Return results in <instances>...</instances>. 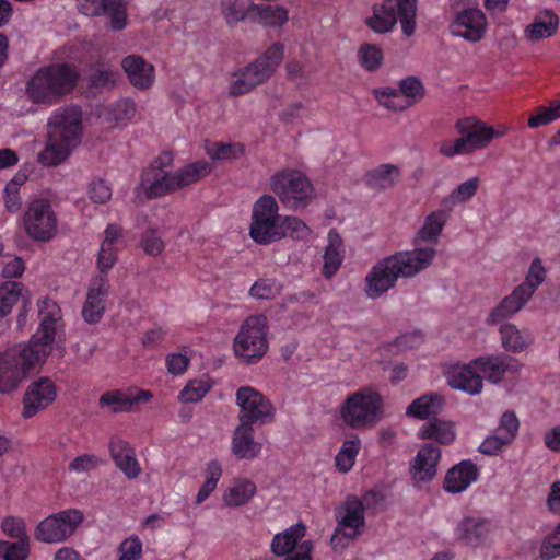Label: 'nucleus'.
Listing matches in <instances>:
<instances>
[{
  "mask_svg": "<svg viewBox=\"0 0 560 560\" xmlns=\"http://www.w3.org/2000/svg\"><path fill=\"white\" fill-rule=\"evenodd\" d=\"M37 307L39 326L28 345H16L0 354V393L13 392L32 368L45 362L63 334L60 306L43 298Z\"/></svg>",
  "mask_w": 560,
  "mask_h": 560,
  "instance_id": "nucleus-1",
  "label": "nucleus"
},
{
  "mask_svg": "<svg viewBox=\"0 0 560 560\" xmlns=\"http://www.w3.org/2000/svg\"><path fill=\"white\" fill-rule=\"evenodd\" d=\"M436 249L431 246L400 250L378 260L365 277V294L378 299L395 288L399 278H412L434 260Z\"/></svg>",
  "mask_w": 560,
  "mask_h": 560,
  "instance_id": "nucleus-2",
  "label": "nucleus"
},
{
  "mask_svg": "<svg viewBox=\"0 0 560 560\" xmlns=\"http://www.w3.org/2000/svg\"><path fill=\"white\" fill-rule=\"evenodd\" d=\"M48 138L38 161L44 166H57L65 162L80 144L82 112L77 106L56 109L48 119Z\"/></svg>",
  "mask_w": 560,
  "mask_h": 560,
  "instance_id": "nucleus-3",
  "label": "nucleus"
},
{
  "mask_svg": "<svg viewBox=\"0 0 560 560\" xmlns=\"http://www.w3.org/2000/svg\"><path fill=\"white\" fill-rule=\"evenodd\" d=\"M79 78L78 69L68 62L44 65L26 81L25 95L35 105H57L73 92Z\"/></svg>",
  "mask_w": 560,
  "mask_h": 560,
  "instance_id": "nucleus-4",
  "label": "nucleus"
},
{
  "mask_svg": "<svg viewBox=\"0 0 560 560\" xmlns=\"http://www.w3.org/2000/svg\"><path fill=\"white\" fill-rule=\"evenodd\" d=\"M173 162L170 152H163L142 172L141 186L148 198H159L176 189L195 184L211 171V164L205 160L187 164L176 174L165 171Z\"/></svg>",
  "mask_w": 560,
  "mask_h": 560,
  "instance_id": "nucleus-5",
  "label": "nucleus"
},
{
  "mask_svg": "<svg viewBox=\"0 0 560 560\" xmlns=\"http://www.w3.org/2000/svg\"><path fill=\"white\" fill-rule=\"evenodd\" d=\"M455 128L459 137L454 141L445 140L440 144L439 152L445 158L471 154L487 148L493 139L503 137L506 132L505 129H494L475 117L458 119Z\"/></svg>",
  "mask_w": 560,
  "mask_h": 560,
  "instance_id": "nucleus-6",
  "label": "nucleus"
},
{
  "mask_svg": "<svg viewBox=\"0 0 560 560\" xmlns=\"http://www.w3.org/2000/svg\"><path fill=\"white\" fill-rule=\"evenodd\" d=\"M270 188L284 207L299 211L315 198V188L306 174L295 168L277 171L270 177Z\"/></svg>",
  "mask_w": 560,
  "mask_h": 560,
  "instance_id": "nucleus-7",
  "label": "nucleus"
},
{
  "mask_svg": "<svg viewBox=\"0 0 560 560\" xmlns=\"http://www.w3.org/2000/svg\"><path fill=\"white\" fill-rule=\"evenodd\" d=\"M340 418L351 429L374 427L383 415V398L370 387L350 394L340 406Z\"/></svg>",
  "mask_w": 560,
  "mask_h": 560,
  "instance_id": "nucleus-8",
  "label": "nucleus"
},
{
  "mask_svg": "<svg viewBox=\"0 0 560 560\" xmlns=\"http://www.w3.org/2000/svg\"><path fill=\"white\" fill-rule=\"evenodd\" d=\"M268 319L262 314L248 316L241 325L233 343L235 355L247 364L259 362L268 352Z\"/></svg>",
  "mask_w": 560,
  "mask_h": 560,
  "instance_id": "nucleus-9",
  "label": "nucleus"
},
{
  "mask_svg": "<svg viewBox=\"0 0 560 560\" xmlns=\"http://www.w3.org/2000/svg\"><path fill=\"white\" fill-rule=\"evenodd\" d=\"M283 55L284 46L281 43H273L255 61L236 73V80L230 86V94L240 96L265 83L281 63Z\"/></svg>",
  "mask_w": 560,
  "mask_h": 560,
  "instance_id": "nucleus-10",
  "label": "nucleus"
},
{
  "mask_svg": "<svg viewBox=\"0 0 560 560\" xmlns=\"http://www.w3.org/2000/svg\"><path fill=\"white\" fill-rule=\"evenodd\" d=\"M279 210V203L271 195L265 194L254 202L249 236L256 244L269 245L283 238Z\"/></svg>",
  "mask_w": 560,
  "mask_h": 560,
  "instance_id": "nucleus-11",
  "label": "nucleus"
},
{
  "mask_svg": "<svg viewBox=\"0 0 560 560\" xmlns=\"http://www.w3.org/2000/svg\"><path fill=\"white\" fill-rule=\"evenodd\" d=\"M417 0H385L383 4L373 7V15L365 23L374 32H389L397 21L402 33L409 37L416 30Z\"/></svg>",
  "mask_w": 560,
  "mask_h": 560,
  "instance_id": "nucleus-12",
  "label": "nucleus"
},
{
  "mask_svg": "<svg viewBox=\"0 0 560 560\" xmlns=\"http://www.w3.org/2000/svg\"><path fill=\"white\" fill-rule=\"evenodd\" d=\"M21 226L32 241L49 243L58 234V215L47 198H36L30 201L21 218Z\"/></svg>",
  "mask_w": 560,
  "mask_h": 560,
  "instance_id": "nucleus-13",
  "label": "nucleus"
},
{
  "mask_svg": "<svg viewBox=\"0 0 560 560\" xmlns=\"http://www.w3.org/2000/svg\"><path fill=\"white\" fill-rule=\"evenodd\" d=\"M84 520L79 509H66L42 520L34 532L36 540L45 544H60L74 535Z\"/></svg>",
  "mask_w": 560,
  "mask_h": 560,
  "instance_id": "nucleus-14",
  "label": "nucleus"
},
{
  "mask_svg": "<svg viewBox=\"0 0 560 560\" xmlns=\"http://www.w3.org/2000/svg\"><path fill=\"white\" fill-rule=\"evenodd\" d=\"M236 404L240 407L241 422L264 425L275 419L273 405L250 386H242L236 390Z\"/></svg>",
  "mask_w": 560,
  "mask_h": 560,
  "instance_id": "nucleus-15",
  "label": "nucleus"
},
{
  "mask_svg": "<svg viewBox=\"0 0 560 560\" xmlns=\"http://www.w3.org/2000/svg\"><path fill=\"white\" fill-rule=\"evenodd\" d=\"M337 526L330 539L334 548L339 545L340 536L353 540L365 526V513L359 498L349 495L336 512Z\"/></svg>",
  "mask_w": 560,
  "mask_h": 560,
  "instance_id": "nucleus-16",
  "label": "nucleus"
},
{
  "mask_svg": "<svg viewBox=\"0 0 560 560\" xmlns=\"http://www.w3.org/2000/svg\"><path fill=\"white\" fill-rule=\"evenodd\" d=\"M487 26V16L480 9L467 8L457 12L450 24V32L453 36L477 43L483 38Z\"/></svg>",
  "mask_w": 560,
  "mask_h": 560,
  "instance_id": "nucleus-17",
  "label": "nucleus"
},
{
  "mask_svg": "<svg viewBox=\"0 0 560 560\" xmlns=\"http://www.w3.org/2000/svg\"><path fill=\"white\" fill-rule=\"evenodd\" d=\"M152 398L151 390L131 386L103 393L100 397V406L108 407L114 413L132 412L138 409L140 402H149Z\"/></svg>",
  "mask_w": 560,
  "mask_h": 560,
  "instance_id": "nucleus-18",
  "label": "nucleus"
},
{
  "mask_svg": "<svg viewBox=\"0 0 560 560\" xmlns=\"http://www.w3.org/2000/svg\"><path fill=\"white\" fill-rule=\"evenodd\" d=\"M79 11L86 16L106 15L114 31L127 25V0H79Z\"/></svg>",
  "mask_w": 560,
  "mask_h": 560,
  "instance_id": "nucleus-19",
  "label": "nucleus"
},
{
  "mask_svg": "<svg viewBox=\"0 0 560 560\" xmlns=\"http://www.w3.org/2000/svg\"><path fill=\"white\" fill-rule=\"evenodd\" d=\"M495 526L481 517L466 516L457 525L455 535L459 542L471 548L483 547L492 540Z\"/></svg>",
  "mask_w": 560,
  "mask_h": 560,
  "instance_id": "nucleus-20",
  "label": "nucleus"
},
{
  "mask_svg": "<svg viewBox=\"0 0 560 560\" xmlns=\"http://www.w3.org/2000/svg\"><path fill=\"white\" fill-rule=\"evenodd\" d=\"M57 397V387L48 377H40L32 382L23 397L22 416L32 418L50 406Z\"/></svg>",
  "mask_w": 560,
  "mask_h": 560,
  "instance_id": "nucleus-21",
  "label": "nucleus"
},
{
  "mask_svg": "<svg viewBox=\"0 0 560 560\" xmlns=\"http://www.w3.org/2000/svg\"><path fill=\"white\" fill-rule=\"evenodd\" d=\"M109 294V283L107 277L97 275L91 281L86 293V300L82 306V317L88 324L98 323L106 308V301Z\"/></svg>",
  "mask_w": 560,
  "mask_h": 560,
  "instance_id": "nucleus-22",
  "label": "nucleus"
},
{
  "mask_svg": "<svg viewBox=\"0 0 560 560\" xmlns=\"http://www.w3.org/2000/svg\"><path fill=\"white\" fill-rule=\"evenodd\" d=\"M474 366L490 383L497 384L506 373L516 374L521 370L518 361L511 355H485L472 360Z\"/></svg>",
  "mask_w": 560,
  "mask_h": 560,
  "instance_id": "nucleus-23",
  "label": "nucleus"
},
{
  "mask_svg": "<svg viewBox=\"0 0 560 560\" xmlns=\"http://www.w3.org/2000/svg\"><path fill=\"white\" fill-rule=\"evenodd\" d=\"M129 83L139 91L150 90L155 82V68L142 56L131 54L120 61Z\"/></svg>",
  "mask_w": 560,
  "mask_h": 560,
  "instance_id": "nucleus-24",
  "label": "nucleus"
},
{
  "mask_svg": "<svg viewBox=\"0 0 560 560\" xmlns=\"http://www.w3.org/2000/svg\"><path fill=\"white\" fill-rule=\"evenodd\" d=\"M441 457L442 452L439 445L433 443L423 444L410 463L412 479L418 482L431 481L436 476Z\"/></svg>",
  "mask_w": 560,
  "mask_h": 560,
  "instance_id": "nucleus-25",
  "label": "nucleus"
},
{
  "mask_svg": "<svg viewBox=\"0 0 560 560\" xmlns=\"http://www.w3.org/2000/svg\"><path fill=\"white\" fill-rule=\"evenodd\" d=\"M119 77L118 69L114 68L112 62L105 58L98 57L88 65V89L93 94L114 89Z\"/></svg>",
  "mask_w": 560,
  "mask_h": 560,
  "instance_id": "nucleus-26",
  "label": "nucleus"
},
{
  "mask_svg": "<svg viewBox=\"0 0 560 560\" xmlns=\"http://www.w3.org/2000/svg\"><path fill=\"white\" fill-rule=\"evenodd\" d=\"M472 361L468 364H453L446 371L447 384L469 395L480 394L483 388L482 376L478 374Z\"/></svg>",
  "mask_w": 560,
  "mask_h": 560,
  "instance_id": "nucleus-27",
  "label": "nucleus"
},
{
  "mask_svg": "<svg viewBox=\"0 0 560 560\" xmlns=\"http://www.w3.org/2000/svg\"><path fill=\"white\" fill-rule=\"evenodd\" d=\"M479 477V469L470 459H464L452 466L444 477L443 489L447 493L458 494L466 491Z\"/></svg>",
  "mask_w": 560,
  "mask_h": 560,
  "instance_id": "nucleus-28",
  "label": "nucleus"
},
{
  "mask_svg": "<svg viewBox=\"0 0 560 560\" xmlns=\"http://www.w3.org/2000/svg\"><path fill=\"white\" fill-rule=\"evenodd\" d=\"M109 453L115 465L128 479L139 477L141 467L136 457L135 450L129 442L119 436H113L109 441Z\"/></svg>",
  "mask_w": 560,
  "mask_h": 560,
  "instance_id": "nucleus-29",
  "label": "nucleus"
},
{
  "mask_svg": "<svg viewBox=\"0 0 560 560\" xmlns=\"http://www.w3.org/2000/svg\"><path fill=\"white\" fill-rule=\"evenodd\" d=\"M447 218L448 214L445 210H435L428 214L422 226L415 234L412 242L415 248L431 246L435 249Z\"/></svg>",
  "mask_w": 560,
  "mask_h": 560,
  "instance_id": "nucleus-30",
  "label": "nucleus"
},
{
  "mask_svg": "<svg viewBox=\"0 0 560 560\" xmlns=\"http://www.w3.org/2000/svg\"><path fill=\"white\" fill-rule=\"evenodd\" d=\"M532 296V294L518 284L510 295L505 296L499 305L491 311L487 319L488 324L495 325L512 317L525 306Z\"/></svg>",
  "mask_w": 560,
  "mask_h": 560,
  "instance_id": "nucleus-31",
  "label": "nucleus"
},
{
  "mask_svg": "<svg viewBox=\"0 0 560 560\" xmlns=\"http://www.w3.org/2000/svg\"><path fill=\"white\" fill-rule=\"evenodd\" d=\"M445 399L443 395L431 392L413 399L406 409V415L419 420H432L443 411Z\"/></svg>",
  "mask_w": 560,
  "mask_h": 560,
  "instance_id": "nucleus-32",
  "label": "nucleus"
},
{
  "mask_svg": "<svg viewBox=\"0 0 560 560\" xmlns=\"http://www.w3.org/2000/svg\"><path fill=\"white\" fill-rule=\"evenodd\" d=\"M232 451L241 459H252L259 455L261 445L254 441L253 425L240 421L233 433Z\"/></svg>",
  "mask_w": 560,
  "mask_h": 560,
  "instance_id": "nucleus-33",
  "label": "nucleus"
},
{
  "mask_svg": "<svg viewBox=\"0 0 560 560\" xmlns=\"http://www.w3.org/2000/svg\"><path fill=\"white\" fill-rule=\"evenodd\" d=\"M306 534V526L303 523H296L281 533L273 536L270 550L277 557L291 555L293 550L299 549L302 538Z\"/></svg>",
  "mask_w": 560,
  "mask_h": 560,
  "instance_id": "nucleus-34",
  "label": "nucleus"
},
{
  "mask_svg": "<svg viewBox=\"0 0 560 560\" xmlns=\"http://www.w3.org/2000/svg\"><path fill=\"white\" fill-rule=\"evenodd\" d=\"M421 440H431L441 445H451L456 439L453 421L434 418L423 423L418 432Z\"/></svg>",
  "mask_w": 560,
  "mask_h": 560,
  "instance_id": "nucleus-35",
  "label": "nucleus"
},
{
  "mask_svg": "<svg viewBox=\"0 0 560 560\" xmlns=\"http://www.w3.org/2000/svg\"><path fill=\"white\" fill-rule=\"evenodd\" d=\"M328 241L323 256V276L326 279H331L343 261V243L339 234L334 230L329 231Z\"/></svg>",
  "mask_w": 560,
  "mask_h": 560,
  "instance_id": "nucleus-36",
  "label": "nucleus"
},
{
  "mask_svg": "<svg viewBox=\"0 0 560 560\" xmlns=\"http://www.w3.org/2000/svg\"><path fill=\"white\" fill-rule=\"evenodd\" d=\"M249 10L254 11L253 15L264 26L281 27L289 20V11L281 5L256 4L252 2Z\"/></svg>",
  "mask_w": 560,
  "mask_h": 560,
  "instance_id": "nucleus-37",
  "label": "nucleus"
},
{
  "mask_svg": "<svg viewBox=\"0 0 560 560\" xmlns=\"http://www.w3.org/2000/svg\"><path fill=\"white\" fill-rule=\"evenodd\" d=\"M400 171L393 164H381L365 174V183L372 189L392 187L399 178Z\"/></svg>",
  "mask_w": 560,
  "mask_h": 560,
  "instance_id": "nucleus-38",
  "label": "nucleus"
},
{
  "mask_svg": "<svg viewBox=\"0 0 560 560\" xmlns=\"http://www.w3.org/2000/svg\"><path fill=\"white\" fill-rule=\"evenodd\" d=\"M361 450V440L358 435L343 441L339 452L335 457L337 469L342 472H349L355 464L357 456Z\"/></svg>",
  "mask_w": 560,
  "mask_h": 560,
  "instance_id": "nucleus-39",
  "label": "nucleus"
},
{
  "mask_svg": "<svg viewBox=\"0 0 560 560\" xmlns=\"http://www.w3.org/2000/svg\"><path fill=\"white\" fill-rule=\"evenodd\" d=\"M256 493V485L248 479H241L225 492L223 500L228 506L246 504Z\"/></svg>",
  "mask_w": 560,
  "mask_h": 560,
  "instance_id": "nucleus-40",
  "label": "nucleus"
},
{
  "mask_svg": "<svg viewBox=\"0 0 560 560\" xmlns=\"http://www.w3.org/2000/svg\"><path fill=\"white\" fill-rule=\"evenodd\" d=\"M558 30V16L548 12L544 19H537L534 23L527 26L526 34L532 40H537L550 37Z\"/></svg>",
  "mask_w": 560,
  "mask_h": 560,
  "instance_id": "nucleus-41",
  "label": "nucleus"
},
{
  "mask_svg": "<svg viewBox=\"0 0 560 560\" xmlns=\"http://www.w3.org/2000/svg\"><path fill=\"white\" fill-rule=\"evenodd\" d=\"M23 284L16 281H7L0 284V317L9 315L12 307L22 296Z\"/></svg>",
  "mask_w": 560,
  "mask_h": 560,
  "instance_id": "nucleus-42",
  "label": "nucleus"
},
{
  "mask_svg": "<svg viewBox=\"0 0 560 560\" xmlns=\"http://www.w3.org/2000/svg\"><path fill=\"white\" fill-rule=\"evenodd\" d=\"M206 152L212 160H232L242 156L245 147L242 143L209 142Z\"/></svg>",
  "mask_w": 560,
  "mask_h": 560,
  "instance_id": "nucleus-43",
  "label": "nucleus"
},
{
  "mask_svg": "<svg viewBox=\"0 0 560 560\" xmlns=\"http://www.w3.org/2000/svg\"><path fill=\"white\" fill-rule=\"evenodd\" d=\"M212 382L210 378H198L189 381L179 392L178 399L182 402H198L211 389Z\"/></svg>",
  "mask_w": 560,
  "mask_h": 560,
  "instance_id": "nucleus-44",
  "label": "nucleus"
},
{
  "mask_svg": "<svg viewBox=\"0 0 560 560\" xmlns=\"http://www.w3.org/2000/svg\"><path fill=\"white\" fill-rule=\"evenodd\" d=\"M222 13L226 23L233 27L247 16H252L254 11H250L249 5L243 0H222Z\"/></svg>",
  "mask_w": 560,
  "mask_h": 560,
  "instance_id": "nucleus-45",
  "label": "nucleus"
},
{
  "mask_svg": "<svg viewBox=\"0 0 560 560\" xmlns=\"http://www.w3.org/2000/svg\"><path fill=\"white\" fill-rule=\"evenodd\" d=\"M360 65L370 72L376 71L384 59L382 49L375 44H363L358 51Z\"/></svg>",
  "mask_w": 560,
  "mask_h": 560,
  "instance_id": "nucleus-46",
  "label": "nucleus"
},
{
  "mask_svg": "<svg viewBox=\"0 0 560 560\" xmlns=\"http://www.w3.org/2000/svg\"><path fill=\"white\" fill-rule=\"evenodd\" d=\"M547 276L546 268L539 257L533 259L528 272L525 277V281L520 285L525 289L529 294L534 295L537 289L542 284Z\"/></svg>",
  "mask_w": 560,
  "mask_h": 560,
  "instance_id": "nucleus-47",
  "label": "nucleus"
},
{
  "mask_svg": "<svg viewBox=\"0 0 560 560\" xmlns=\"http://www.w3.org/2000/svg\"><path fill=\"white\" fill-rule=\"evenodd\" d=\"M503 347L512 352H520L526 347V340L513 324H504L500 328Z\"/></svg>",
  "mask_w": 560,
  "mask_h": 560,
  "instance_id": "nucleus-48",
  "label": "nucleus"
},
{
  "mask_svg": "<svg viewBox=\"0 0 560 560\" xmlns=\"http://www.w3.org/2000/svg\"><path fill=\"white\" fill-rule=\"evenodd\" d=\"M280 230L283 232V238L289 236L295 240H304L311 233L310 228L301 219L293 215H282Z\"/></svg>",
  "mask_w": 560,
  "mask_h": 560,
  "instance_id": "nucleus-49",
  "label": "nucleus"
},
{
  "mask_svg": "<svg viewBox=\"0 0 560 560\" xmlns=\"http://www.w3.org/2000/svg\"><path fill=\"white\" fill-rule=\"evenodd\" d=\"M479 185V177H472L459 184L454 190H452L446 201L452 205L465 203L477 194Z\"/></svg>",
  "mask_w": 560,
  "mask_h": 560,
  "instance_id": "nucleus-50",
  "label": "nucleus"
},
{
  "mask_svg": "<svg viewBox=\"0 0 560 560\" xmlns=\"http://www.w3.org/2000/svg\"><path fill=\"white\" fill-rule=\"evenodd\" d=\"M558 118H560V100L552 102L549 107H538L537 112L528 118V126L530 128H538Z\"/></svg>",
  "mask_w": 560,
  "mask_h": 560,
  "instance_id": "nucleus-51",
  "label": "nucleus"
},
{
  "mask_svg": "<svg viewBox=\"0 0 560 560\" xmlns=\"http://www.w3.org/2000/svg\"><path fill=\"white\" fill-rule=\"evenodd\" d=\"M30 542L0 540V557L2 560H27Z\"/></svg>",
  "mask_w": 560,
  "mask_h": 560,
  "instance_id": "nucleus-52",
  "label": "nucleus"
},
{
  "mask_svg": "<svg viewBox=\"0 0 560 560\" xmlns=\"http://www.w3.org/2000/svg\"><path fill=\"white\" fill-rule=\"evenodd\" d=\"M118 560H140L143 555V545L137 535H131L118 546Z\"/></svg>",
  "mask_w": 560,
  "mask_h": 560,
  "instance_id": "nucleus-53",
  "label": "nucleus"
},
{
  "mask_svg": "<svg viewBox=\"0 0 560 560\" xmlns=\"http://www.w3.org/2000/svg\"><path fill=\"white\" fill-rule=\"evenodd\" d=\"M279 287L275 279L262 278L254 282L249 295L257 300H270L279 294Z\"/></svg>",
  "mask_w": 560,
  "mask_h": 560,
  "instance_id": "nucleus-54",
  "label": "nucleus"
},
{
  "mask_svg": "<svg viewBox=\"0 0 560 560\" xmlns=\"http://www.w3.org/2000/svg\"><path fill=\"white\" fill-rule=\"evenodd\" d=\"M2 532L16 541L30 542L25 522L21 517L8 516L1 524Z\"/></svg>",
  "mask_w": 560,
  "mask_h": 560,
  "instance_id": "nucleus-55",
  "label": "nucleus"
},
{
  "mask_svg": "<svg viewBox=\"0 0 560 560\" xmlns=\"http://www.w3.org/2000/svg\"><path fill=\"white\" fill-rule=\"evenodd\" d=\"M520 428V421L513 411H505L500 419V424L495 432L503 436L510 444L516 436Z\"/></svg>",
  "mask_w": 560,
  "mask_h": 560,
  "instance_id": "nucleus-56",
  "label": "nucleus"
},
{
  "mask_svg": "<svg viewBox=\"0 0 560 560\" xmlns=\"http://www.w3.org/2000/svg\"><path fill=\"white\" fill-rule=\"evenodd\" d=\"M143 250L150 256H156L164 249V242L153 229L147 230L141 237Z\"/></svg>",
  "mask_w": 560,
  "mask_h": 560,
  "instance_id": "nucleus-57",
  "label": "nucleus"
},
{
  "mask_svg": "<svg viewBox=\"0 0 560 560\" xmlns=\"http://www.w3.org/2000/svg\"><path fill=\"white\" fill-rule=\"evenodd\" d=\"M539 556L541 560H552L560 556V537L556 533L552 532L542 539Z\"/></svg>",
  "mask_w": 560,
  "mask_h": 560,
  "instance_id": "nucleus-58",
  "label": "nucleus"
},
{
  "mask_svg": "<svg viewBox=\"0 0 560 560\" xmlns=\"http://www.w3.org/2000/svg\"><path fill=\"white\" fill-rule=\"evenodd\" d=\"M117 261V252L114 246L105 247L101 244V249L97 256V268L100 275L107 277V272L114 267Z\"/></svg>",
  "mask_w": 560,
  "mask_h": 560,
  "instance_id": "nucleus-59",
  "label": "nucleus"
},
{
  "mask_svg": "<svg viewBox=\"0 0 560 560\" xmlns=\"http://www.w3.org/2000/svg\"><path fill=\"white\" fill-rule=\"evenodd\" d=\"M89 196L95 203H105L112 197V188L103 179L94 180L89 186Z\"/></svg>",
  "mask_w": 560,
  "mask_h": 560,
  "instance_id": "nucleus-60",
  "label": "nucleus"
},
{
  "mask_svg": "<svg viewBox=\"0 0 560 560\" xmlns=\"http://www.w3.org/2000/svg\"><path fill=\"white\" fill-rule=\"evenodd\" d=\"M400 93L408 98H421L424 94L422 82L416 77H408L400 81Z\"/></svg>",
  "mask_w": 560,
  "mask_h": 560,
  "instance_id": "nucleus-61",
  "label": "nucleus"
},
{
  "mask_svg": "<svg viewBox=\"0 0 560 560\" xmlns=\"http://www.w3.org/2000/svg\"><path fill=\"white\" fill-rule=\"evenodd\" d=\"M509 445L503 436L499 435L495 431L493 434L487 436L479 445L478 451L485 455H497L503 446Z\"/></svg>",
  "mask_w": 560,
  "mask_h": 560,
  "instance_id": "nucleus-62",
  "label": "nucleus"
},
{
  "mask_svg": "<svg viewBox=\"0 0 560 560\" xmlns=\"http://www.w3.org/2000/svg\"><path fill=\"white\" fill-rule=\"evenodd\" d=\"M100 463V459L95 455L84 454L75 457L69 464V470L75 472H88L95 468Z\"/></svg>",
  "mask_w": 560,
  "mask_h": 560,
  "instance_id": "nucleus-63",
  "label": "nucleus"
},
{
  "mask_svg": "<svg viewBox=\"0 0 560 560\" xmlns=\"http://www.w3.org/2000/svg\"><path fill=\"white\" fill-rule=\"evenodd\" d=\"M189 365V359L182 353H171L166 357L167 371L173 375H182Z\"/></svg>",
  "mask_w": 560,
  "mask_h": 560,
  "instance_id": "nucleus-64",
  "label": "nucleus"
}]
</instances>
